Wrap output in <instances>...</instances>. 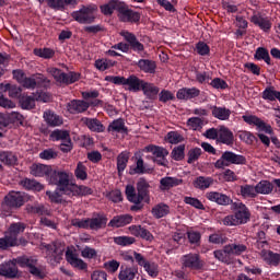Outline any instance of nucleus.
Segmentation results:
<instances>
[{
    "label": "nucleus",
    "mask_w": 280,
    "mask_h": 280,
    "mask_svg": "<svg viewBox=\"0 0 280 280\" xmlns=\"http://www.w3.org/2000/svg\"><path fill=\"white\" fill-rule=\"evenodd\" d=\"M27 268L28 272L37 279H45V266L38 264V259L34 257L20 256L11 261L0 265V276L8 279H14L19 275V268Z\"/></svg>",
    "instance_id": "nucleus-1"
},
{
    "label": "nucleus",
    "mask_w": 280,
    "mask_h": 280,
    "mask_svg": "<svg viewBox=\"0 0 280 280\" xmlns=\"http://www.w3.org/2000/svg\"><path fill=\"white\" fill-rule=\"evenodd\" d=\"M125 194L127 200L133 205H141V202L150 205V183L143 177L138 179L137 188L132 185H127Z\"/></svg>",
    "instance_id": "nucleus-2"
},
{
    "label": "nucleus",
    "mask_w": 280,
    "mask_h": 280,
    "mask_svg": "<svg viewBox=\"0 0 280 280\" xmlns=\"http://www.w3.org/2000/svg\"><path fill=\"white\" fill-rule=\"evenodd\" d=\"M234 214L226 215L222 222L224 226H240V224H246L250 222V210L246 205L241 201L232 203Z\"/></svg>",
    "instance_id": "nucleus-3"
},
{
    "label": "nucleus",
    "mask_w": 280,
    "mask_h": 280,
    "mask_svg": "<svg viewBox=\"0 0 280 280\" xmlns=\"http://www.w3.org/2000/svg\"><path fill=\"white\" fill-rule=\"evenodd\" d=\"M25 223H12L5 235L0 238V249L1 250H8V248H12L14 246H21L23 244V241H19V235L25 231Z\"/></svg>",
    "instance_id": "nucleus-4"
},
{
    "label": "nucleus",
    "mask_w": 280,
    "mask_h": 280,
    "mask_svg": "<svg viewBox=\"0 0 280 280\" xmlns=\"http://www.w3.org/2000/svg\"><path fill=\"white\" fill-rule=\"evenodd\" d=\"M105 81L110 82L112 84H117L118 86H126L127 91H130L131 93H139L144 82L135 74H131L128 78L107 75L105 77Z\"/></svg>",
    "instance_id": "nucleus-5"
},
{
    "label": "nucleus",
    "mask_w": 280,
    "mask_h": 280,
    "mask_svg": "<svg viewBox=\"0 0 280 280\" xmlns=\"http://www.w3.org/2000/svg\"><path fill=\"white\" fill-rule=\"evenodd\" d=\"M48 182L51 185H56L57 189L60 194H63V196H69L71 188L73 187V183H71V179L69 178V173L65 171H52Z\"/></svg>",
    "instance_id": "nucleus-6"
},
{
    "label": "nucleus",
    "mask_w": 280,
    "mask_h": 280,
    "mask_svg": "<svg viewBox=\"0 0 280 280\" xmlns=\"http://www.w3.org/2000/svg\"><path fill=\"white\" fill-rule=\"evenodd\" d=\"M231 165H246V158L232 151H225L214 163L215 170H224V167H230Z\"/></svg>",
    "instance_id": "nucleus-7"
},
{
    "label": "nucleus",
    "mask_w": 280,
    "mask_h": 280,
    "mask_svg": "<svg viewBox=\"0 0 280 280\" xmlns=\"http://www.w3.org/2000/svg\"><path fill=\"white\" fill-rule=\"evenodd\" d=\"M95 12H97V5H83L79 11L72 12L71 16L74 21H77V23L89 25L91 23H95Z\"/></svg>",
    "instance_id": "nucleus-8"
},
{
    "label": "nucleus",
    "mask_w": 280,
    "mask_h": 280,
    "mask_svg": "<svg viewBox=\"0 0 280 280\" xmlns=\"http://www.w3.org/2000/svg\"><path fill=\"white\" fill-rule=\"evenodd\" d=\"M46 250V258L50 264H60L62 255H65V243L55 241L44 246Z\"/></svg>",
    "instance_id": "nucleus-9"
},
{
    "label": "nucleus",
    "mask_w": 280,
    "mask_h": 280,
    "mask_svg": "<svg viewBox=\"0 0 280 280\" xmlns=\"http://www.w3.org/2000/svg\"><path fill=\"white\" fill-rule=\"evenodd\" d=\"M142 152L152 154V160L154 161V163H158V165H162L163 167H165L167 165V159H165V156H167V154H170L167 149H165L163 147L150 144V145L144 147Z\"/></svg>",
    "instance_id": "nucleus-10"
},
{
    "label": "nucleus",
    "mask_w": 280,
    "mask_h": 280,
    "mask_svg": "<svg viewBox=\"0 0 280 280\" xmlns=\"http://www.w3.org/2000/svg\"><path fill=\"white\" fill-rule=\"evenodd\" d=\"M47 71L52 75L56 82H59L60 84H73L80 80V73L78 72L65 73L62 70L57 68H48Z\"/></svg>",
    "instance_id": "nucleus-11"
},
{
    "label": "nucleus",
    "mask_w": 280,
    "mask_h": 280,
    "mask_svg": "<svg viewBox=\"0 0 280 280\" xmlns=\"http://www.w3.org/2000/svg\"><path fill=\"white\" fill-rule=\"evenodd\" d=\"M25 205V194L21 191H10L2 203V207H8V209H21Z\"/></svg>",
    "instance_id": "nucleus-12"
},
{
    "label": "nucleus",
    "mask_w": 280,
    "mask_h": 280,
    "mask_svg": "<svg viewBox=\"0 0 280 280\" xmlns=\"http://www.w3.org/2000/svg\"><path fill=\"white\" fill-rule=\"evenodd\" d=\"M100 104H102L100 100H95L91 104L86 101L73 100L67 104V108L71 115H80V113H86L90 106H98Z\"/></svg>",
    "instance_id": "nucleus-13"
},
{
    "label": "nucleus",
    "mask_w": 280,
    "mask_h": 280,
    "mask_svg": "<svg viewBox=\"0 0 280 280\" xmlns=\"http://www.w3.org/2000/svg\"><path fill=\"white\" fill-rule=\"evenodd\" d=\"M183 268H189V270H202L205 262L200 259V254H187L180 259Z\"/></svg>",
    "instance_id": "nucleus-14"
},
{
    "label": "nucleus",
    "mask_w": 280,
    "mask_h": 280,
    "mask_svg": "<svg viewBox=\"0 0 280 280\" xmlns=\"http://www.w3.org/2000/svg\"><path fill=\"white\" fill-rule=\"evenodd\" d=\"M118 18L122 23H139L141 21V13L133 11L126 3H122Z\"/></svg>",
    "instance_id": "nucleus-15"
},
{
    "label": "nucleus",
    "mask_w": 280,
    "mask_h": 280,
    "mask_svg": "<svg viewBox=\"0 0 280 280\" xmlns=\"http://www.w3.org/2000/svg\"><path fill=\"white\" fill-rule=\"evenodd\" d=\"M66 259L72 268H78V270H86L89 268V265L82 258H79L73 249H67Z\"/></svg>",
    "instance_id": "nucleus-16"
},
{
    "label": "nucleus",
    "mask_w": 280,
    "mask_h": 280,
    "mask_svg": "<svg viewBox=\"0 0 280 280\" xmlns=\"http://www.w3.org/2000/svg\"><path fill=\"white\" fill-rule=\"evenodd\" d=\"M206 198L211 202H217V205H221V207H229V205H233V199L225 194L218 191H210L206 194Z\"/></svg>",
    "instance_id": "nucleus-17"
},
{
    "label": "nucleus",
    "mask_w": 280,
    "mask_h": 280,
    "mask_svg": "<svg viewBox=\"0 0 280 280\" xmlns=\"http://www.w3.org/2000/svg\"><path fill=\"white\" fill-rule=\"evenodd\" d=\"M51 172H54V168L49 165L44 164H32L30 167V174L35 177H43L46 176L47 180H49L51 176Z\"/></svg>",
    "instance_id": "nucleus-18"
},
{
    "label": "nucleus",
    "mask_w": 280,
    "mask_h": 280,
    "mask_svg": "<svg viewBox=\"0 0 280 280\" xmlns=\"http://www.w3.org/2000/svg\"><path fill=\"white\" fill-rule=\"evenodd\" d=\"M243 120L245 124H249V126H257L259 130H262L267 135H272V127L270 125H266V122L257 116H243Z\"/></svg>",
    "instance_id": "nucleus-19"
},
{
    "label": "nucleus",
    "mask_w": 280,
    "mask_h": 280,
    "mask_svg": "<svg viewBox=\"0 0 280 280\" xmlns=\"http://www.w3.org/2000/svg\"><path fill=\"white\" fill-rule=\"evenodd\" d=\"M120 36H122L125 38V40L129 44V47L133 51H143V49H145L143 44H141L139 42V39H137V35L136 34L130 33L128 31H122V32H120Z\"/></svg>",
    "instance_id": "nucleus-20"
},
{
    "label": "nucleus",
    "mask_w": 280,
    "mask_h": 280,
    "mask_svg": "<svg viewBox=\"0 0 280 280\" xmlns=\"http://www.w3.org/2000/svg\"><path fill=\"white\" fill-rule=\"evenodd\" d=\"M128 230L131 235L141 237V240H145V242H152L154 240V235L141 225H130Z\"/></svg>",
    "instance_id": "nucleus-21"
},
{
    "label": "nucleus",
    "mask_w": 280,
    "mask_h": 280,
    "mask_svg": "<svg viewBox=\"0 0 280 280\" xmlns=\"http://www.w3.org/2000/svg\"><path fill=\"white\" fill-rule=\"evenodd\" d=\"M107 132L110 135H128V127H126L124 118L113 120L107 127Z\"/></svg>",
    "instance_id": "nucleus-22"
},
{
    "label": "nucleus",
    "mask_w": 280,
    "mask_h": 280,
    "mask_svg": "<svg viewBox=\"0 0 280 280\" xmlns=\"http://www.w3.org/2000/svg\"><path fill=\"white\" fill-rule=\"evenodd\" d=\"M122 5H124V2H121L119 0H109L107 3L102 4L100 7V10H101L102 14H104L105 16H110L113 14V12H115V10H117V12L119 14Z\"/></svg>",
    "instance_id": "nucleus-23"
},
{
    "label": "nucleus",
    "mask_w": 280,
    "mask_h": 280,
    "mask_svg": "<svg viewBox=\"0 0 280 280\" xmlns=\"http://www.w3.org/2000/svg\"><path fill=\"white\" fill-rule=\"evenodd\" d=\"M177 100H195L200 97V89L198 88H183L177 91Z\"/></svg>",
    "instance_id": "nucleus-24"
},
{
    "label": "nucleus",
    "mask_w": 280,
    "mask_h": 280,
    "mask_svg": "<svg viewBox=\"0 0 280 280\" xmlns=\"http://www.w3.org/2000/svg\"><path fill=\"white\" fill-rule=\"evenodd\" d=\"M108 218L104 214H97L96 218L88 219V229L91 231H100V229H106Z\"/></svg>",
    "instance_id": "nucleus-25"
},
{
    "label": "nucleus",
    "mask_w": 280,
    "mask_h": 280,
    "mask_svg": "<svg viewBox=\"0 0 280 280\" xmlns=\"http://www.w3.org/2000/svg\"><path fill=\"white\" fill-rule=\"evenodd\" d=\"M132 222V215L130 214H120L114 217L109 223L108 226L112 229H121V226H127V224H130Z\"/></svg>",
    "instance_id": "nucleus-26"
},
{
    "label": "nucleus",
    "mask_w": 280,
    "mask_h": 280,
    "mask_svg": "<svg viewBox=\"0 0 280 280\" xmlns=\"http://www.w3.org/2000/svg\"><path fill=\"white\" fill-rule=\"evenodd\" d=\"M82 124L89 128L92 132H104L106 130V127L97 118H82Z\"/></svg>",
    "instance_id": "nucleus-27"
},
{
    "label": "nucleus",
    "mask_w": 280,
    "mask_h": 280,
    "mask_svg": "<svg viewBox=\"0 0 280 280\" xmlns=\"http://www.w3.org/2000/svg\"><path fill=\"white\" fill-rule=\"evenodd\" d=\"M250 23H253L254 25H257L264 32H268V30L272 27V23H270V20L268 18L261 16V13H255L250 18Z\"/></svg>",
    "instance_id": "nucleus-28"
},
{
    "label": "nucleus",
    "mask_w": 280,
    "mask_h": 280,
    "mask_svg": "<svg viewBox=\"0 0 280 280\" xmlns=\"http://www.w3.org/2000/svg\"><path fill=\"white\" fill-rule=\"evenodd\" d=\"M26 213H33L35 215H51V211L43 203H27Z\"/></svg>",
    "instance_id": "nucleus-29"
},
{
    "label": "nucleus",
    "mask_w": 280,
    "mask_h": 280,
    "mask_svg": "<svg viewBox=\"0 0 280 280\" xmlns=\"http://www.w3.org/2000/svg\"><path fill=\"white\" fill-rule=\"evenodd\" d=\"M137 275H139V269L135 267H120L118 279L119 280H133L137 278Z\"/></svg>",
    "instance_id": "nucleus-30"
},
{
    "label": "nucleus",
    "mask_w": 280,
    "mask_h": 280,
    "mask_svg": "<svg viewBox=\"0 0 280 280\" xmlns=\"http://www.w3.org/2000/svg\"><path fill=\"white\" fill-rule=\"evenodd\" d=\"M178 185H183V179H178L176 177H164L160 180V189L162 191H170L172 187H178Z\"/></svg>",
    "instance_id": "nucleus-31"
},
{
    "label": "nucleus",
    "mask_w": 280,
    "mask_h": 280,
    "mask_svg": "<svg viewBox=\"0 0 280 280\" xmlns=\"http://www.w3.org/2000/svg\"><path fill=\"white\" fill-rule=\"evenodd\" d=\"M93 194V189L91 187L72 184V188L70 189V192L68 194L69 198H73V196H91Z\"/></svg>",
    "instance_id": "nucleus-32"
},
{
    "label": "nucleus",
    "mask_w": 280,
    "mask_h": 280,
    "mask_svg": "<svg viewBox=\"0 0 280 280\" xmlns=\"http://www.w3.org/2000/svg\"><path fill=\"white\" fill-rule=\"evenodd\" d=\"M141 91L149 100H156L159 88L154 83L143 81Z\"/></svg>",
    "instance_id": "nucleus-33"
},
{
    "label": "nucleus",
    "mask_w": 280,
    "mask_h": 280,
    "mask_svg": "<svg viewBox=\"0 0 280 280\" xmlns=\"http://www.w3.org/2000/svg\"><path fill=\"white\" fill-rule=\"evenodd\" d=\"M261 258L266 264H269V266H279L280 262V255L276 254L271 250H261L260 253Z\"/></svg>",
    "instance_id": "nucleus-34"
},
{
    "label": "nucleus",
    "mask_w": 280,
    "mask_h": 280,
    "mask_svg": "<svg viewBox=\"0 0 280 280\" xmlns=\"http://www.w3.org/2000/svg\"><path fill=\"white\" fill-rule=\"evenodd\" d=\"M46 3L52 10H65L67 5H75L77 0H46Z\"/></svg>",
    "instance_id": "nucleus-35"
},
{
    "label": "nucleus",
    "mask_w": 280,
    "mask_h": 280,
    "mask_svg": "<svg viewBox=\"0 0 280 280\" xmlns=\"http://www.w3.org/2000/svg\"><path fill=\"white\" fill-rule=\"evenodd\" d=\"M140 68V71L143 73H155L156 72V62L150 59H140L137 63Z\"/></svg>",
    "instance_id": "nucleus-36"
},
{
    "label": "nucleus",
    "mask_w": 280,
    "mask_h": 280,
    "mask_svg": "<svg viewBox=\"0 0 280 280\" xmlns=\"http://www.w3.org/2000/svg\"><path fill=\"white\" fill-rule=\"evenodd\" d=\"M153 218L156 220H161V218H165V215H170V206L165 203H158L151 210Z\"/></svg>",
    "instance_id": "nucleus-37"
},
{
    "label": "nucleus",
    "mask_w": 280,
    "mask_h": 280,
    "mask_svg": "<svg viewBox=\"0 0 280 280\" xmlns=\"http://www.w3.org/2000/svg\"><path fill=\"white\" fill-rule=\"evenodd\" d=\"M211 110L215 119H220L221 121H226L231 117V109L226 107L212 106Z\"/></svg>",
    "instance_id": "nucleus-38"
},
{
    "label": "nucleus",
    "mask_w": 280,
    "mask_h": 280,
    "mask_svg": "<svg viewBox=\"0 0 280 280\" xmlns=\"http://www.w3.org/2000/svg\"><path fill=\"white\" fill-rule=\"evenodd\" d=\"M20 185L24 187V189L33 190V191H43L45 187L43 184L38 183L35 179L24 178L20 182Z\"/></svg>",
    "instance_id": "nucleus-39"
},
{
    "label": "nucleus",
    "mask_w": 280,
    "mask_h": 280,
    "mask_svg": "<svg viewBox=\"0 0 280 280\" xmlns=\"http://www.w3.org/2000/svg\"><path fill=\"white\" fill-rule=\"evenodd\" d=\"M44 119L46 124H48L52 128H56V126H62V119L60 118V116L54 114V112L51 110H46L44 113Z\"/></svg>",
    "instance_id": "nucleus-40"
},
{
    "label": "nucleus",
    "mask_w": 280,
    "mask_h": 280,
    "mask_svg": "<svg viewBox=\"0 0 280 280\" xmlns=\"http://www.w3.org/2000/svg\"><path fill=\"white\" fill-rule=\"evenodd\" d=\"M225 250L226 253H230V255L240 256L243 255V253H246V250H248V247L242 243H232L226 245Z\"/></svg>",
    "instance_id": "nucleus-41"
},
{
    "label": "nucleus",
    "mask_w": 280,
    "mask_h": 280,
    "mask_svg": "<svg viewBox=\"0 0 280 280\" xmlns=\"http://www.w3.org/2000/svg\"><path fill=\"white\" fill-rule=\"evenodd\" d=\"M211 185H213L212 177L199 176L194 180V187L196 189H201V190L209 189Z\"/></svg>",
    "instance_id": "nucleus-42"
},
{
    "label": "nucleus",
    "mask_w": 280,
    "mask_h": 280,
    "mask_svg": "<svg viewBox=\"0 0 280 280\" xmlns=\"http://www.w3.org/2000/svg\"><path fill=\"white\" fill-rule=\"evenodd\" d=\"M219 140L225 145H232L234 141L233 131L229 130L226 127H221L219 131Z\"/></svg>",
    "instance_id": "nucleus-43"
},
{
    "label": "nucleus",
    "mask_w": 280,
    "mask_h": 280,
    "mask_svg": "<svg viewBox=\"0 0 280 280\" xmlns=\"http://www.w3.org/2000/svg\"><path fill=\"white\" fill-rule=\"evenodd\" d=\"M20 104L24 110H32L33 108H36V97L34 95H23L20 97Z\"/></svg>",
    "instance_id": "nucleus-44"
},
{
    "label": "nucleus",
    "mask_w": 280,
    "mask_h": 280,
    "mask_svg": "<svg viewBox=\"0 0 280 280\" xmlns=\"http://www.w3.org/2000/svg\"><path fill=\"white\" fill-rule=\"evenodd\" d=\"M275 189V186L269 180H260L256 185V194H262L264 196H267Z\"/></svg>",
    "instance_id": "nucleus-45"
},
{
    "label": "nucleus",
    "mask_w": 280,
    "mask_h": 280,
    "mask_svg": "<svg viewBox=\"0 0 280 280\" xmlns=\"http://www.w3.org/2000/svg\"><path fill=\"white\" fill-rule=\"evenodd\" d=\"M16 155L10 151H1L0 152V162L3 165H16Z\"/></svg>",
    "instance_id": "nucleus-46"
},
{
    "label": "nucleus",
    "mask_w": 280,
    "mask_h": 280,
    "mask_svg": "<svg viewBox=\"0 0 280 280\" xmlns=\"http://www.w3.org/2000/svg\"><path fill=\"white\" fill-rule=\"evenodd\" d=\"M241 196L243 198H257V186L248 184L241 186Z\"/></svg>",
    "instance_id": "nucleus-47"
},
{
    "label": "nucleus",
    "mask_w": 280,
    "mask_h": 280,
    "mask_svg": "<svg viewBox=\"0 0 280 280\" xmlns=\"http://www.w3.org/2000/svg\"><path fill=\"white\" fill-rule=\"evenodd\" d=\"M262 100H268L269 102L278 100L280 102V92L275 90L272 86L266 88L262 92Z\"/></svg>",
    "instance_id": "nucleus-48"
},
{
    "label": "nucleus",
    "mask_w": 280,
    "mask_h": 280,
    "mask_svg": "<svg viewBox=\"0 0 280 280\" xmlns=\"http://www.w3.org/2000/svg\"><path fill=\"white\" fill-rule=\"evenodd\" d=\"M34 55L44 58L45 60H49L56 56V51L51 48H35Z\"/></svg>",
    "instance_id": "nucleus-49"
},
{
    "label": "nucleus",
    "mask_w": 280,
    "mask_h": 280,
    "mask_svg": "<svg viewBox=\"0 0 280 280\" xmlns=\"http://www.w3.org/2000/svg\"><path fill=\"white\" fill-rule=\"evenodd\" d=\"M74 176L78 178V180H86V178H89V174L86 173V165H84V163L79 162L77 164Z\"/></svg>",
    "instance_id": "nucleus-50"
},
{
    "label": "nucleus",
    "mask_w": 280,
    "mask_h": 280,
    "mask_svg": "<svg viewBox=\"0 0 280 280\" xmlns=\"http://www.w3.org/2000/svg\"><path fill=\"white\" fill-rule=\"evenodd\" d=\"M130 156L128 155V153H120L117 156V170H118V174H121V172H124V170H126V167L128 166V161H129Z\"/></svg>",
    "instance_id": "nucleus-51"
},
{
    "label": "nucleus",
    "mask_w": 280,
    "mask_h": 280,
    "mask_svg": "<svg viewBox=\"0 0 280 280\" xmlns=\"http://www.w3.org/2000/svg\"><path fill=\"white\" fill-rule=\"evenodd\" d=\"M254 58L256 60H264L267 65H270V54L268 52V49L264 47L256 49Z\"/></svg>",
    "instance_id": "nucleus-52"
},
{
    "label": "nucleus",
    "mask_w": 280,
    "mask_h": 280,
    "mask_svg": "<svg viewBox=\"0 0 280 280\" xmlns=\"http://www.w3.org/2000/svg\"><path fill=\"white\" fill-rule=\"evenodd\" d=\"M137 240L132 236H116L114 237V243L118 246H132Z\"/></svg>",
    "instance_id": "nucleus-53"
},
{
    "label": "nucleus",
    "mask_w": 280,
    "mask_h": 280,
    "mask_svg": "<svg viewBox=\"0 0 280 280\" xmlns=\"http://www.w3.org/2000/svg\"><path fill=\"white\" fill-rule=\"evenodd\" d=\"M165 139L168 143H172L174 145H176V143H182V141L185 140V138H183V135H180L178 131H170L166 135Z\"/></svg>",
    "instance_id": "nucleus-54"
},
{
    "label": "nucleus",
    "mask_w": 280,
    "mask_h": 280,
    "mask_svg": "<svg viewBox=\"0 0 280 280\" xmlns=\"http://www.w3.org/2000/svg\"><path fill=\"white\" fill-rule=\"evenodd\" d=\"M171 156L174 159V161H183V159H185V144L175 147L171 153Z\"/></svg>",
    "instance_id": "nucleus-55"
},
{
    "label": "nucleus",
    "mask_w": 280,
    "mask_h": 280,
    "mask_svg": "<svg viewBox=\"0 0 280 280\" xmlns=\"http://www.w3.org/2000/svg\"><path fill=\"white\" fill-rule=\"evenodd\" d=\"M120 262L113 259L104 262L103 268L110 275H115L119 270Z\"/></svg>",
    "instance_id": "nucleus-56"
},
{
    "label": "nucleus",
    "mask_w": 280,
    "mask_h": 280,
    "mask_svg": "<svg viewBox=\"0 0 280 280\" xmlns=\"http://www.w3.org/2000/svg\"><path fill=\"white\" fill-rule=\"evenodd\" d=\"M5 90L9 91V97H12L13 100L21 98V93H23V90L16 85L7 84Z\"/></svg>",
    "instance_id": "nucleus-57"
},
{
    "label": "nucleus",
    "mask_w": 280,
    "mask_h": 280,
    "mask_svg": "<svg viewBox=\"0 0 280 280\" xmlns=\"http://www.w3.org/2000/svg\"><path fill=\"white\" fill-rule=\"evenodd\" d=\"M201 154H202V149L200 148L190 149L188 151L187 163H189V165H191V163H196V161L200 159Z\"/></svg>",
    "instance_id": "nucleus-58"
},
{
    "label": "nucleus",
    "mask_w": 280,
    "mask_h": 280,
    "mask_svg": "<svg viewBox=\"0 0 280 280\" xmlns=\"http://www.w3.org/2000/svg\"><path fill=\"white\" fill-rule=\"evenodd\" d=\"M46 196H48L50 202H55V205H62V202H65V199L62 198V194H60V191L58 190L52 192L50 190H47Z\"/></svg>",
    "instance_id": "nucleus-59"
},
{
    "label": "nucleus",
    "mask_w": 280,
    "mask_h": 280,
    "mask_svg": "<svg viewBox=\"0 0 280 280\" xmlns=\"http://www.w3.org/2000/svg\"><path fill=\"white\" fill-rule=\"evenodd\" d=\"M214 257L223 264H229V257H231V253L226 252V245L223 247V250H214Z\"/></svg>",
    "instance_id": "nucleus-60"
},
{
    "label": "nucleus",
    "mask_w": 280,
    "mask_h": 280,
    "mask_svg": "<svg viewBox=\"0 0 280 280\" xmlns=\"http://www.w3.org/2000/svg\"><path fill=\"white\" fill-rule=\"evenodd\" d=\"M196 82L199 84H209L211 82V74L207 71H196Z\"/></svg>",
    "instance_id": "nucleus-61"
},
{
    "label": "nucleus",
    "mask_w": 280,
    "mask_h": 280,
    "mask_svg": "<svg viewBox=\"0 0 280 280\" xmlns=\"http://www.w3.org/2000/svg\"><path fill=\"white\" fill-rule=\"evenodd\" d=\"M219 176L220 178H222V180H225V183H235V180H237V175L235 174V172L231 171L230 168H226Z\"/></svg>",
    "instance_id": "nucleus-62"
},
{
    "label": "nucleus",
    "mask_w": 280,
    "mask_h": 280,
    "mask_svg": "<svg viewBox=\"0 0 280 280\" xmlns=\"http://www.w3.org/2000/svg\"><path fill=\"white\" fill-rule=\"evenodd\" d=\"M187 125L192 130H200V128H202V126H205V120L202 118L192 117V118L188 119Z\"/></svg>",
    "instance_id": "nucleus-63"
},
{
    "label": "nucleus",
    "mask_w": 280,
    "mask_h": 280,
    "mask_svg": "<svg viewBox=\"0 0 280 280\" xmlns=\"http://www.w3.org/2000/svg\"><path fill=\"white\" fill-rule=\"evenodd\" d=\"M144 270L150 277H159V265L154 262H148L144 265Z\"/></svg>",
    "instance_id": "nucleus-64"
}]
</instances>
